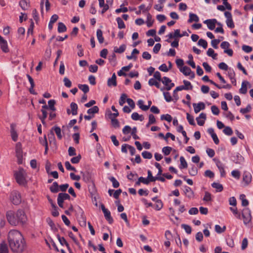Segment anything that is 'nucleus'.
<instances>
[{"label": "nucleus", "mask_w": 253, "mask_h": 253, "mask_svg": "<svg viewBox=\"0 0 253 253\" xmlns=\"http://www.w3.org/2000/svg\"><path fill=\"white\" fill-rule=\"evenodd\" d=\"M7 240L9 248L13 253H23L27 248L24 238L17 230H11L9 232Z\"/></svg>", "instance_id": "nucleus-1"}, {"label": "nucleus", "mask_w": 253, "mask_h": 253, "mask_svg": "<svg viewBox=\"0 0 253 253\" xmlns=\"http://www.w3.org/2000/svg\"><path fill=\"white\" fill-rule=\"evenodd\" d=\"M6 216L9 223L13 226L23 225L27 220L26 215L22 210H18L16 212L8 211L6 212Z\"/></svg>", "instance_id": "nucleus-2"}, {"label": "nucleus", "mask_w": 253, "mask_h": 253, "mask_svg": "<svg viewBox=\"0 0 253 253\" xmlns=\"http://www.w3.org/2000/svg\"><path fill=\"white\" fill-rule=\"evenodd\" d=\"M14 175L16 182L20 185H25L27 184L26 177L27 173L22 168H19L18 170L15 171Z\"/></svg>", "instance_id": "nucleus-3"}, {"label": "nucleus", "mask_w": 253, "mask_h": 253, "mask_svg": "<svg viewBox=\"0 0 253 253\" xmlns=\"http://www.w3.org/2000/svg\"><path fill=\"white\" fill-rule=\"evenodd\" d=\"M81 173L82 174L83 180L85 183H92V188L93 189L95 187V185L93 182V180L92 179V174L89 171H85L84 172L81 171Z\"/></svg>", "instance_id": "nucleus-4"}, {"label": "nucleus", "mask_w": 253, "mask_h": 253, "mask_svg": "<svg viewBox=\"0 0 253 253\" xmlns=\"http://www.w3.org/2000/svg\"><path fill=\"white\" fill-rule=\"evenodd\" d=\"M16 156L17 158V163L19 165L23 163V151L21 144L20 142L16 144L15 147Z\"/></svg>", "instance_id": "nucleus-5"}, {"label": "nucleus", "mask_w": 253, "mask_h": 253, "mask_svg": "<svg viewBox=\"0 0 253 253\" xmlns=\"http://www.w3.org/2000/svg\"><path fill=\"white\" fill-rule=\"evenodd\" d=\"M242 216L244 219V223L248 224L252 219L251 211L249 208H245L243 210Z\"/></svg>", "instance_id": "nucleus-6"}, {"label": "nucleus", "mask_w": 253, "mask_h": 253, "mask_svg": "<svg viewBox=\"0 0 253 253\" xmlns=\"http://www.w3.org/2000/svg\"><path fill=\"white\" fill-rule=\"evenodd\" d=\"M10 200L14 205H19L21 202V197L20 194L16 191L12 192L10 195Z\"/></svg>", "instance_id": "nucleus-7"}, {"label": "nucleus", "mask_w": 253, "mask_h": 253, "mask_svg": "<svg viewBox=\"0 0 253 253\" xmlns=\"http://www.w3.org/2000/svg\"><path fill=\"white\" fill-rule=\"evenodd\" d=\"M101 208L103 212L105 219L110 224H112L114 222V220L111 215L110 211L108 209H106L103 204L101 205Z\"/></svg>", "instance_id": "nucleus-8"}, {"label": "nucleus", "mask_w": 253, "mask_h": 253, "mask_svg": "<svg viewBox=\"0 0 253 253\" xmlns=\"http://www.w3.org/2000/svg\"><path fill=\"white\" fill-rule=\"evenodd\" d=\"M79 213L80 216L78 217V221L80 225L82 227H85L86 224V217L84 215V211L81 208L79 207Z\"/></svg>", "instance_id": "nucleus-9"}, {"label": "nucleus", "mask_w": 253, "mask_h": 253, "mask_svg": "<svg viewBox=\"0 0 253 253\" xmlns=\"http://www.w3.org/2000/svg\"><path fill=\"white\" fill-rule=\"evenodd\" d=\"M0 46L2 51L5 53L9 51L7 41L0 35Z\"/></svg>", "instance_id": "nucleus-10"}, {"label": "nucleus", "mask_w": 253, "mask_h": 253, "mask_svg": "<svg viewBox=\"0 0 253 253\" xmlns=\"http://www.w3.org/2000/svg\"><path fill=\"white\" fill-rule=\"evenodd\" d=\"M217 20L215 19H207L204 21L205 24L207 25L208 28L211 30H213L215 27Z\"/></svg>", "instance_id": "nucleus-11"}, {"label": "nucleus", "mask_w": 253, "mask_h": 253, "mask_svg": "<svg viewBox=\"0 0 253 253\" xmlns=\"http://www.w3.org/2000/svg\"><path fill=\"white\" fill-rule=\"evenodd\" d=\"M193 106L194 109L195 113H199L201 110H204L205 109V104L202 102H200L198 104L193 103Z\"/></svg>", "instance_id": "nucleus-12"}, {"label": "nucleus", "mask_w": 253, "mask_h": 253, "mask_svg": "<svg viewBox=\"0 0 253 253\" xmlns=\"http://www.w3.org/2000/svg\"><path fill=\"white\" fill-rule=\"evenodd\" d=\"M16 125L14 124H12L10 125V133L12 139L14 141H16L18 139V134L15 130Z\"/></svg>", "instance_id": "nucleus-13"}, {"label": "nucleus", "mask_w": 253, "mask_h": 253, "mask_svg": "<svg viewBox=\"0 0 253 253\" xmlns=\"http://www.w3.org/2000/svg\"><path fill=\"white\" fill-rule=\"evenodd\" d=\"M206 114L204 113H201L198 117H197L196 120L197 122L198 125L202 126L205 124V120L206 119Z\"/></svg>", "instance_id": "nucleus-14"}, {"label": "nucleus", "mask_w": 253, "mask_h": 253, "mask_svg": "<svg viewBox=\"0 0 253 253\" xmlns=\"http://www.w3.org/2000/svg\"><path fill=\"white\" fill-rule=\"evenodd\" d=\"M216 165L218 168L221 177H225L226 175V172L224 170V165L219 160H218L216 162Z\"/></svg>", "instance_id": "nucleus-15"}, {"label": "nucleus", "mask_w": 253, "mask_h": 253, "mask_svg": "<svg viewBox=\"0 0 253 253\" xmlns=\"http://www.w3.org/2000/svg\"><path fill=\"white\" fill-rule=\"evenodd\" d=\"M243 180L245 183V186L249 184L252 180L251 174L249 172H244L243 175Z\"/></svg>", "instance_id": "nucleus-16"}, {"label": "nucleus", "mask_w": 253, "mask_h": 253, "mask_svg": "<svg viewBox=\"0 0 253 253\" xmlns=\"http://www.w3.org/2000/svg\"><path fill=\"white\" fill-rule=\"evenodd\" d=\"M249 85L250 86H251V84L248 81H243L242 83V86L241 88L239 89V92L240 93L245 94L247 92L248 88H247V85Z\"/></svg>", "instance_id": "nucleus-17"}, {"label": "nucleus", "mask_w": 253, "mask_h": 253, "mask_svg": "<svg viewBox=\"0 0 253 253\" xmlns=\"http://www.w3.org/2000/svg\"><path fill=\"white\" fill-rule=\"evenodd\" d=\"M233 157V161L236 164H240L244 161V158L239 153H237L236 156Z\"/></svg>", "instance_id": "nucleus-18"}, {"label": "nucleus", "mask_w": 253, "mask_h": 253, "mask_svg": "<svg viewBox=\"0 0 253 253\" xmlns=\"http://www.w3.org/2000/svg\"><path fill=\"white\" fill-rule=\"evenodd\" d=\"M50 130H52L53 132V131H55L57 137L59 139L61 140L62 139V135L61 134V130L60 127L54 126L51 128Z\"/></svg>", "instance_id": "nucleus-19"}, {"label": "nucleus", "mask_w": 253, "mask_h": 253, "mask_svg": "<svg viewBox=\"0 0 253 253\" xmlns=\"http://www.w3.org/2000/svg\"><path fill=\"white\" fill-rule=\"evenodd\" d=\"M0 253H9L8 246L4 241L0 244Z\"/></svg>", "instance_id": "nucleus-20"}, {"label": "nucleus", "mask_w": 253, "mask_h": 253, "mask_svg": "<svg viewBox=\"0 0 253 253\" xmlns=\"http://www.w3.org/2000/svg\"><path fill=\"white\" fill-rule=\"evenodd\" d=\"M48 140L50 144L53 143L54 145H56V139L55 137V135L54 132L52 130H50L49 133L47 134Z\"/></svg>", "instance_id": "nucleus-21"}, {"label": "nucleus", "mask_w": 253, "mask_h": 253, "mask_svg": "<svg viewBox=\"0 0 253 253\" xmlns=\"http://www.w3.org/2000/svg\"><path fill=\"white\" fill-rule=\"evenodd\" d=\"M184 193L188 198H192L194 195V192L191 188L188 186H185Z\"/></svg>", "instance_id": "nucleus-22"}, {"label": "nucleus", "mask_w": 253, "mask_h": 253, "mask_svg": "<svg viewBox=\"0 0 253 253\" xmlns=\"http://www.w3.org/2000/svg\"><path fill=\"white\" fill-rule=\"evenodd\" d=\"M50 191L53 193H56L59 191V185L57 182L55 181L49 188Z\"/></svg>", "instance_id": "nucleus-23"}, {"label": "nucleus", "mask_w": 253, "mask_h": 253, "mask_svg": "<svg viewBox=\"0 0 253 253\" xmlns=\"http://www.w3.org/2000/svg\"><path fill=\"white\" fill-rule=\"evenodd\" d=\"M96 36L97 40L100 43H103L104 41V37H103L102 31L100 29H98L96 32Z\"/></svg>", "instance_id": "nucleus-24"}, {"label": "nucleus", "mask_w": 253, "mask_h": 253, "mask_svg": "<svg viewBox=\"0 0 253 253\" xmlns=\"http://www.w3.org/2000/svg\"><path fill=\"white\" fill-rule=\"evenodd\" d=\"M212 187L216 189V191L217 192H221L223 190V187L222 184L217 183L213 182L211 184Z\"/></svg>", "instance_id": "nucleus-25"}, {"label": "nucleus", "mask_w": 253, "mask_h": 253, "mask_svg": "<svg viewBox=\"0 0 253 253\" xmlns=\"http://www.w3.org/2000/svg\"><path fill=\"white\" fill-rule=\"evenodd\" d=\"M70 107L71 109L72 114L73 115H76L78 114V109L77 104L75 102H72L70 104Z\"/></svg>", "instance_id": "nucleus-26"}, {"label": "nucleus", "mask_w": 253, "mask_h": 253, "mask_svg": "<svg viewBox=\"0 0 253 253\" xmlns=\"http://www.w3.org/2000/svg\"><path fill=\"white\" fill-rule=\"evenodd\" d=\"M199 21V18L198 16L194 13H190L189 14V19L188 20V22L190 23L193 21L198 22Z\"/></svg>", "instance_id": "nucleus-27"}, {"label": "nucleus", "mask_w": 253, "mask_h": 253, "mask_svg": "<svg viewBox=\"0 0 253 253\" xmlns=\"http://www.w3.org/2000/svg\"><path fill=\"white\" fill-rule=\"evenodd\" d=\"M154 20L152 19V16L150 13L147 14L146 24L148 27H151L153 25Z\"/></svg>", "instance_id": "nucleus-28"}, {"label": "nucleus", "mask_w": 253, "mask_h": 253, "mask_svg": "<svg viewBox=\"0 0 253 253\" xmlns=\"http://www.w3.org/2000/svg\"><path fill=\"white\" fill-rule=\"evenodd\" d=\"M19 5L23 10H25L29 6V1L28 0H20Z\"/></svg>", "instance_id": "nucleus-29"}, {"label": "nucleus", "mask_w": 253, "mask_h": 253, "mask_svg": "<svg viewBox=\"0 0 253 253\" xmlns=\"http://www.w3.org/2000/svg\"><path fill=\"white\" fill-rule=\"evenodd\" d=\"M67 31V27L62 22H59L58 26V32L59 33L65 32Z\"/></svg>", "instance_id": "nucleus-30"}, {"label": "nucleus", "mask_w": 253, "mask_h": 253, "mask_svg": "<svg viewBox=\"0 0 253 253\" xmlns=\"http://www.w3.org/2000/svg\"><path fill=\"white\" fill-rule=\"evenodd\" d=\"M180 165L179 166V168L180 169H186L187 168V163L183 156H181L180 157Z\"/></svg>", "instance_id": "nucleus-31"}, {"label": "nucleus", "mask_w": 253, "mask_h": 253, "mask_svg": "<svg viewBox=\"0 0 253 253\" xmlns=\"http://www.w3.org/2000/svg\"><path fill=\"white\" fill-rule=\"evenodd\" d=\"M148 84L150 86L155 85L158 88L160 87V84L153 78H151L149 80Z\"/></svg>", "instance_id": "nucleus-32"}, {"label": "nucleus", "mask_w": 253, "mask_h": 253, "mask_svg": "<svg viewBox=\"0 0 253 253\" xmlns=\"http://www.w3.org/2000/svg\"><path fill=\"white\" fill-rule=\"evenodd\" d=\"M126 48V45L125 44H122L121 45L119 48H117V47H115L114 48V52L118 53H122L124 52Z\"/></svg>", "instance_id": "nucleus-33"}, {"label": "nucleus", "mask_w": 253, "mask_h": 253, "mask_svg": "<svg viewBox=\"0 0 253 253\" xmlns=\"http://www.w3.org/2000/svg\"><path fill=\"white\" fill-rule=\"evenodd\" d=\"M78 87L79 89L82 90L85 94L87 93L89 90V86H88V85L85 84H79L78 85Z\"/></svg>", "instance_id": "nucleus-34"}, {"label": "nucleus", "mask_w": 253, "mask_h": 253, "mask_svg": "<svg viewBox=\"0 0 253 253\" xmlns=\"http://www.w3.org/2000/svg\"><path fill=\"white\" fill-rule=\"evenodd\" d=\"M58 197L64 201L66 200H70L71 198L70 196L66 193H60L58 194Z\"/></svg>", "instance_id": "nucleus-35"}, {"label": "nucleus", "mask_w": 253, "mask_h": 253, "mask_svg": "<svg viewBox=\"0 0 253 253\" xmlns=\"http://www.w3.org/2000/svg\"><path fill=\"white\" fill-rule=\"evenodd\" d=\"M126 99L127 95L126 93L122 94L119 101L120 105L123 106L126 101Z\"/></svg>", "instance_id": "nucleus-36"}, {"label": "nucleus", "mask_w": 253, "mask_h": 253, "mask_svg": "<svg viewBox=\"0 0 253 253\" xmlns=\"http://www.w3.org/2000/svg\"><path fill=\"white\" fill-rule=\"evenodd\" d=\"M108 179L112 182V185L114 188H118L120 186L119 182L116 180V179L113 177L111 176Z\"/></svg>", "instance_id": "nucleus-37"}, {"label": "nucleus", "mask_w": 253, "mask_h": 253, "mask_svg": "<svg viewBox=\"0 0 253 253\" xmlns=\"http://www.w3.org/2000/svg\"><path fill=\"white\" fill-rule=\"evenodd\" d=\"M46 222L50 226L51 229L54 231H57V229L56 228L55 225L52 220V219L50 217H48L46 218Z\"/></svg>", "instance_id": "nucleus-38"}, {"label": "nucleus", "mask_w": 253, "mask_h": 253, "mask_svg": "<svg viewBox=\"0 0 253 253\" xmlns=\"http://www.w3.org/2000/svg\"><path fill=\"white\" fill-rule=\"evenodd\" d=\"M116 21L118 23V28L120 29H124L126 27L125 24L123 20L120 17H117Z\"/></svg>", "instance_id": "nucleus-39"}, {"label": "nucleus", "mask_w": 253, "mask_h": 253, "mask_svg": "<svg viewBox=\"0 0 253 253\" xmlns=\"http://www.w3.org/2000/svg\"><path fill=\"white\" fill-rule=\"evenodd\" d=\"M99 112V108L97 106H94L91 108L87 110V113L89 114H92L93 115Z\"/></svg>", "instance_id": "nucleus-40"}, {"label": "nucleus", "mask_w": 253, "mask_h": 253, "mask_svg": "<svg viewBox=\"0 0 253 253\" xmlns=\"http://www.w3.org/2000/svg\"><path fill=\"white\" fill-rule=\"evenodd\" d=\"M183 83L184 84L183 86L185 87V90H192L193 89V86L190 82L184 80Z\"/></svg>", "instance_id": "nucleus-41"}, {"label": "nucleus", "mask_w": 253, "mask_h": 253, "mask_svg": "<svg viewBox=\"0 0 253 253\" xmlns=\"http://www.w3.org/2000/svg\"><path fill=\"white\" fill-rule=\"evenodd\" d=\"M198 44L199 46H202L204 49L207 48L208 46L207 42L206 40L202 39H201L199 40L198 42Z\"/></svg>", "instance_id": "nucleus-42"}, {"label": "nucleus", "mask_w": 253, "mask_h": 253, "mask_svg": "<svg viewBox=\"0 0 253 253\" xmlns=\"http://www.w3.org/2000/svg\"><path fill=\"white\" fill-rule=\"evenodd\" d=\"M223 132L227 135L230 136L232 135L233 132L232 128L230 126H225L223 130Z\"/></svg>", "instance_id": "nucleus-43"}, {"label": "nucleus", "mask_w": 253, "mask_h": 253, "mask_svg": "<svg viewBox=\"0 0 253 253\" xmlns=\"http://www.w3.org/2000/svg\"><path fill=\"white\" fill-rule=\"evenodd\" d=\"M172 150V149L171 147L169 146H166L163 148L162 152L165 156H168L170 154Z\"/></svg>", "instance_id": "nucleus-44"}, {"label": "nucleus", "mask_w": 253, "mask_h": 253, "mask_svg": "<svg viewBox=\"0 0 253 253\" xmlns=\"http://www.w3.org/2000/svg\"><path fill=\"white\" fill-rule=\"evenodd\" d=\"M161 120H166L167 121H168V122H170L172 120V118L171 117V116L167 114H164V115H161Z\"/></svg>", "instance_id": "nucleus-45"}, {"label": "nucleus", "mask_w": 253, "mask_h": 253, "mask_svg": "<svg viewBox=\"0 0 253 253\" xmlns=\"http://www.w3.org/2000/svg\"><path fill=\"white\" fill-rule=\"evenodd\" d=\"M186 116H187V119L189 124L192 126H195L196 125V124L194 122V117L188 113L186 114Z\"/></svg>", "instance_id": "nucleus-46"}, {"label": "nucleus", "mask_w": 253, "mask_h": 253, "mask_svg": "<svg viewBox=\"0 0 253 253\" xmlns=\"http://www.w3.org/2000/svg\"><path fill=\"white\" fill-rule=\"evenodd\" d=\"M252 109V107L250 104H248L246 108H241L240 112L241 113L243 114H245L251 111Z\"/></svg>", "instance_id": "nucleus-47"}, {"label": "nucleus", "mask_w": 253, "mask_h": 253, "mask_svg": "<svg viewBox=\"0 0 253 253\" xmlns=\"http://www.w3.org/2000/svg\"><path fill=\"white\" fill-rule=\"evenodd\" d=\"M65 166L67 170H73L75 172L77 171L75 167L72 166L69 161L65 162Z\"/></svg>", "instance_id": "nucleus-48"}, {"label": "nucleus", "mask_w": 253, "mask_h": 253, "mask_svg": "<svg viewBox=\"0 0 253 253\" xmlns=\"http://www.w3.org/2000/svg\"><path fill=\"white\" fill-rule=\"evenodd\" d=\"M161 82L166 86V87H168L169 84L171 82V80L167 77H164Z\"/></svg>", "instance_id": "nucleus-49"}, {"label": "nucleus", "mask_w": 253, "mask_h": 253, "mask_svg": "<svg viewBox=\"0 0 253 253\" xmlns=\"http://www.w3.org/2000/svg\"><path fill=\"white\" fill-rule=\"evenodd\" d=\"M156 204L155 206V209L157 211H160L161 209H162L163 207V204L162 203V201L161 200H157L156 201Z\"/></svg>", "instance_id": "nucleus-50"}, {"label": "nucleus", "mask_w": 253, "mask_h": 253, "mask_svg": "<svg viewBox=\"0 0 253 253\" xmlns=\"http://www.w3.org/2000/svg\"><path fill=\"white\" fill-rule=\"evenodd\" d=\"M142 156L144 159H151L152 158V154L148 151H143L142 153Z\"/></svg>", "instance_id": "nucleus-51"}, {"label": "nucleus", "mask_w": 253, "mask_h": 253, "mask_svg": "<svg viewBox=\"0 0 253 253\" xmlns=\"http://www.w3.org/2000/svg\"><path fill=\"white\" fill-rule=\"evenodd\" d=\"M198 169L195 166H193L191 169L189 170V173L191 176H195L197 174Z\"/></svg>", "instance_id": "nucleus-52"}, {"label": "nucleus", "mask_w": 253, "mask_h": 253, "mask_svg": "<svg viewBox=\"0 0 253 253\" xmlns=\"http://www.w3.org/2000/svg\"><path fill=\"white\" fill-rule=\"evenodd\" d=\"M81 158V155L80 154H79L77 156L73 157L71 159V162L72 164H78L80 162Z\"/></svg>", "instance_id": "nucleus-53"}, {"label": "nucleus", "mask_w": 253, "mask_h": 253, "mask_svg": "<svg viewBox=\"0 0 253 253\" xmlns=\"http://www.w3.org/2000/svg\"><path fill=\"white\" fill-rule=\"evenodd\" d=\"M181 227L185 230V232L187 234H189L191 233L192 229L191 226H190L189 225L185 224H181Z\"/></svg>", "instance_id": "nucleus-54"}, {"label": "nucleus", "mask_w": 253, "mask_h": 253, "mask_svg": "<svg viewBox=\"0 0 253 253\" xmlns=\"http://www.w3.org/2000/svg\"><path fill=\"white\" fill-rule=\"evenodd\" d=\"M230 210L232 211L233 213L236 216V217L238 219H241V214L238 211L236 207L230 208Z\"/></svg>", "instance_id": "nucleus-55"}, {"label": "nucleus", "mask_w": 253, "mask_h": 253, "mask_svg": "<svg viewBox=\"0 0 253 253\" xmlns=\"http://www.w3.org/2000/svg\"><path fill=\"white\" fill-rule=\"evenodd\" d=\"M164 98L167 102H169L172 100V98L169 92H164Z\"/></svg>", "instance_id": "nucleus-56"}, {"label": "nucleus", "mask_w": 253, "mask_h": 253, "mask_svg": "<svg viewBox=\"0 0 253 253\" xmlns=\"http://www.w3.org/2000/svg\"><path fill=\"white\" fill-rule=\"evenodd\" d=\"M204 175L206 177L212 178L214 176V173L211 170H207L205 171Z\"/></svg>", "instance_id": "nucleus-57"}, {"label": "nucleus", "mask_w": 253, "mask_h": 253, "mask_svg": "<svg viewBox=\"0 0 253 253\" xmlns=\"http://www.w3.org/2000/svg\"><path fill=\"white\" fill-rule=\"evenodd\" d=\"M147 174H148V176H147V178L150 182L155 181V176H153L152 175V172L151 171V170H148L147 171Z\"/></svg>", "instance_id": "nucleus-58"}, {"label": "nucleus", "mask_w": 253, "mask_h": 253, "mask_svg": "<svg viewBox=\"0 0 253 253\" xmlns=\"http://www.w3.org/2000/svg\"><path fill=\"white\" fill-rule=\"evenodd\" d=\"M111 124L115 128H118L120 127L119 122L117 119L115 118L111 119Z\"/></svg>", "instance_id": "nucleus-59"}, {"label": "nucleus", "mask_w": 253, "mask_h": 253, "mask_svg": "<svg viewBox=\"0 0 253 253\" xmlns=\"http://www.w3.org/2000/svg\"><path fill=\"white\" fill-rule=\"evenodd\" d=\"M235 76L236 74L234 70L233 69L229 68L228 70V76L229 78V79H230L232 78H235Z\"/></svg>", "instance_id": "nucleus-60"}, {"label": "nucleus", "mask_w": 253, "mask_h": 253, "mask_svg": "<svg viewBox=\"0 0 253 253\" xmlns=\"http://www.w3.org/2000/svg\"><path fill=\"white\" fill-rule=\"evenodd\" d=\"M63 82L65 86L68 88L71 87L72 82L68 78L65 77L63 79Z\"/></svg>", "instance_id": "nucleus-61"}, {"label": "nucleus", "mask_w": 253, "mask_h": 253, "mask_svg": "<svg viewBox=\"0 0 253 253\" xmlns=\"http://www.w3.org/2000/svg\"><path fill=\"white\" fill-rule=\"evenodd\" d=\"M218 66L219 69L225 71H227L229 69L228 68V66H227V65L224 62L220 63L218 64Z\"/></svg>", "instance_id": "nucleus-62"}, {"label": "nucleus", "mask_w": 253, "mask_h": 253, "mask_svg": "<svg viewBox=\"0 0 253 253\" xmlns=\"http://www.w3.org/2000/svg\"><path fill=\"white\" fill-rule=\"evenodd\" d=\"M211 110L212 113L215 115H218L219 113V109L215 105H213L211 107Z\"/></svg>", "instance_id": "nucleus-63"}, {"label": "nucleus", "mask_w": 253, "mask_h": 253, "mask_svg": "<svg viewBox=\"0 0 253 253\" xmlns=\"http://www.w3.org/2000/svg\"><path fill=\"white\" fill-rule=\"evenodd\" d=\"M220 42V41L218 39H213L211 42V45L214 48L216 49L218 48L217 45L219 44Z\"/></svg>", "instance_id": "nucleus-64"}]
</instances>
